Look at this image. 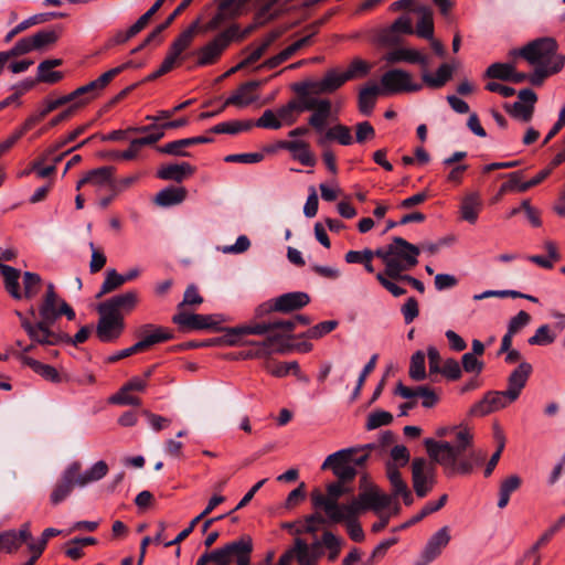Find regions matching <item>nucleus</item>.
I'll return each mask as SVG.
<instances>
[{
	"instance_id": "obj_60",
	"label": "nucleus",
	"mask_w": 565,
	"mask_h": 565,
	"mask_svg": "<svg viewBox=\"0 0 565 565\" xmlns=\"http://www.w3.org/2000/svg\"><path fill=\"white\" fill-rule=\"evenodd\" d=\"M512 66L513 64L511 63H493L487 68L486 76L494 79L509 81Z\"/></svg>"
},
{
	"instance_id": "obj_35",
	"label": "nucleus",
	"mask_w": 565,
	"mask_h": 565,
	"mask_svg": "<svg viewBox=\"0 0 565 565\" xmlns=\"http://www.w3.org/2000/svg\"><path fill=\"white\" fill-rule=\"evenodd\" d=\"M20 360L23 364L30 366L36 374L42 376L44 380L53 383H58L61 381V376L55 367L49 364H44L25 354H22L20 356Z\"/></svg>"
},
{
	"instance_id": "obj_5",
	"label": "nucleus",
	"mask_w": 565,
	"mask_h": 565,
	"mask_svg": "<svg viewBox=\"0 0 565 565\" xmlns=\"http://www.w3.org/2000/svg\"><path fill=\"white\" fill-rule=\"evenodd\" d=\"M372 448H374V445L367 444L361 448H347L338 450L324 459L321 469H331L339 480L350 481L355 477L358 467L363 466L369 457L367 454L356 456V452L359 450Z\"/></svg>"
},
{
	"instance_id": "obj_13",
	"label": "nucleus",
	"mask_w": 565,
	"mask_h": 565,
	"mask_svg": "<svg viewBox=\"0 0 565 565\" xmlns=\"http://www.w3.org/2000/svg\"><path fill=\"white\" fill-rule=\"evenodd\" d=\"M435 467L424 458H415L412 463L413 487L420 498L427 495L435 483Z\"/></svg>"
},
{
	"instance_id": "obj_9",
	"label": "nucleus",
	"mask_w": 565,
	"mask_h": 565,
	"mask_svg": "<svg viewBox=\"0 0 565 565\" xmlns=\"http://www.w3.org/2000/svg\"><path fill=\"white\" fill-rule=\"evenodd\" d=\"M271 333L262 342L254 343L256 350L248 353L250 358H263L279 351L276 345L290 338L291 332L296 329L294 318L288 320H278L270 322Z\"/></svg>"
},
{
	"instance_id": "obj_43",
	"label": "nucleus",
	"mask_w": 565,
	"mask_h": 565,
	"mask_svg": "<svg viewBox=\"0 0 565 565\" xmlns=\"http://www.w3.org/2000/svg\"><path fill=\"white\" fill-rule=\"evenodd\" d=\"M211 139L205 137H192L175 140L159 148V151L167 154L173 156H188V152L183 151L184 147H189L196 143L209 142Z\"/></svg>"
},
{
	"instance_id": "obj_34",
	"label": "nucleus",
	"mask_w": 565,
	"mask_h": 565,
	"mask_svg": "<svg viewBox=\"0 0 565 565\" xmlns=\"http://www.w3.org/2000/svg\"><path fill=\"white\" fill-rule=\"evenodd\" d=\"M108 472V466L105 461L99 460L95 462L89 469L75 477V484L78 487H86L92 482H96L104 478Z\"/></svg>"
},
{
	"instance_id": "obj_29",
	"label": "nucleus",
	"mask_w": 565,
	"mask_h": 565,
	"mask_svg": "<svg viewBox=\"0 0 565 565\" xmlns=\"http://www.w3.org/2000/svg\"><path fill=\"white\" fill-rule=\"evenodd\" d=\"M310 301L308 294L303 291L287 292L276 298L278 312H290L307 306Z\"/></svg>"
},
{
	"instance_id": "obj_39",
	"label": "nucleus",
	"mask_w": 565,
	"mask_h": 565,
	"mask_svg": "<svg viewBox=\"0 0 565 565\" xmlns=\"http://www.w3.org/2000/svg\"><path fill=\"white\" fill-rule=\"evenodd\" d=\"M379 94H382V89L375 83H370L360 90L359 109L362 114L370 115L372 113Z\"/></svg>"
},
{
	"instance_id": "obj_8",
	"label": "nucleus",
	"mask_w": 565,
	"mask_h": 565,
	"mask_svg": "<svg viewBox=\"0 0 565 565\" xmlns=\"http://www.w3.org/2000/svg\"><path fill=\"white\" fill-rule=\"evenodd\" d=\"M247 33L248 30L244 31L242 34H238L237 26H231L224 32L217 34L212 41H210L196 52V64L199 66L214 64L223 51L230 45L233 39H243Z\"/></svg>"
},
{
	"instance_id": "obj_53",
	"label": "nucleus",
	"mask_w": 565,
	"mask_h": 565,
	"mask_svg": "<svg viewBox=\"0 0 565 565\" xmlns=\"http://www.w3.org/2000/svg\"><path fill=\"white\" fill-rule=\"evenodd\" d=\"M42 279L38 274L25 271L23 274L22 298L32 299L40 292Z\"/></svg>"
},
{
	"instance_id": "obj_56",
	"label": "nucleus",
	"mask_w": 565,
	"mask_h": 565,
	"mask_svg": "<svg viewBox=\"0 0 565 565\" xmlns=\"http://www.w3.org/2000/svg\"><path fill=\"white\" fill-rule=\"evenodd\" d=\"M555 339L556 334L551 330L550 326L543 324L529 338L527 342L531 345H548L552 344Z\"/></svg>"
},
{
	"instance_id": "obj_21",
	"label": "nucleus",
	"mask_w": 565,
	"mask_h": 565,
	"mask_svg": "<svg viewBox=\"0 0 565 565\" xmlns=\"http://www.w3.org/2000/svg\"><path fill=\"white\" fill-rule=\"evenodd\" d=\"M17 316L21 320L22 328L26 331L28 335L36 343L44 345H53L58 341V337L50 330L54 323H44L40 320L38 323H31L23 315L17 311Z\"/></svg>"
},
{
	"instance_id": "obj_37",
	"label": "nucleus",
	"mask_w": 565,
	"mask_h": 565,
	"mask_svg": "<svg viewBox=\"0 0 565 565\" xmlns=\"http://www.w3.org/2000/svg\"><path fill=\"white\" fill-rule=\"evenodd\" d=\"M62 65L61 58L45 60L38 66V81L49 84L57 83L62 79L61 72L53 71L54 67Z\"/></svg>"
},
{
	"instance_id": "obj_24",
	"label": "nucleus",
	"mask_w": 565,
	"mask_h": 565,
	"mask_svg": "<svg viewBox=\"0 0 565 565\" xmlns=\"http://www.w3.org/2000/svg\"><path fill=\"white\" fill-rule=\"evenodd\" d=\"M260 86V82L250 81L241 85L224 103V107L233 105L244 108L257 99L255 90Z\"/></svg>"
},
{
	"instance_id": "obj_15",
	"label": "nucleus",
	"mask_w": 565,
	"mask_h": 565,
	"mask_svg": "<svg viewBox=\"0 0 565 565\" xmlns=\"http://www.w3.org/2000/svg\"><path fill=\"white\" fill-rule=\"evenodd\" d=\"M252 544L249 542L239 540L232 542L218 548L217 553H222V558H216L215 565H249V553Z\"/></svg>"
},
{
	"instance_id": "obj_54",
	"label": "nucleus",
	"mask_w": 565,
	"mask_h": 565,
	"mask_svg": "<svg viewBox=\"0 0 565 565\" xmlns=\"http://www.w3.org/2000/svg\"><path fill=\"white\" fill-rule=\"evenodd\" d=\"M372 68V65L361 58H354L347 71L343 72L347 81L362 78L366 76Z\"/></svg>"
},
{
	"instance_id": "obj_55",
	"label": "nucleus",
	"mask_w": 565,
	"mask_h": 565,
	"mask_svg": "<svg viewBox=\"0 0 565 565\" xmlns=\"http://www.w3.org/2000/svg\"><path fill=\"white\" fill-rule=\"evenodd\" d=\"M326 138L335 140L342 146H350L353 142L351 129L344 125H335L331 127L327 131Z\"/></svg>"
},
{
	"instance_id": "obj_57",
	"label": "nucleus",
	"mask_w": 565,
	"mask_h": 565,
	"mask_svg": "<svg viewBox=\"0 0 565 565\" xmlns=\"http://www.w3.org/2000/svg\"><path fill=\"white\" fill-rule=\"evenodd\" d=\"M409 376L415 381H422L426 377L424 352L417 351L412 355Z\"/></svg>"
},
{
	"instance_id": "obj_63",
	"label": "nucleus",
	"mask_w": 565,
	"mask_h": 565,
	"mask_svg": "<svg viewBox=\"0 0 565 565\" xmlns=\"http://www.w3.org/2000/svg\"><path fill=\"white\" fill-rule=\"evenodd\" d=\"M393 420V415L386 411H376L369 415L366 422V428L369 430L376 429L381 426H385L391 424Z\"/></svg>"
},
{
	"instance_id": "obj_27",
	"label": "nucleus",
	"mask_w": 565,
	"mask_h": 565,
	"mask_svg": "<svg viewBox=\"0 0 565 565\" xmlns=\"http://www.w3.org/2000/svg\"><path fill=\"white\" fill-rule=\"evenodd\" d=\"M454 71L455 66L448 63L441 64L435 73H430L428 67H423L422 79L428 87L440 88L451 78Z\"/></svg>"
},
{
	"instance_id": "obj_7",
	"label": "nucleus",
	"mask_w": 565,
	"mask_h": 565,
	"mask_svg": "<svg viewBox=\"0 0 565 565\" xmlns=\"http://www.w3.org/2000/svg\"><path fill=\"white\" fill-rule=\"evenodd\" d=\"M394 498L395 497L391 494L382 492L376 487H370L350 501V507H348L347 510H350L351 513H361L370 509L375 513H381L384 509L393 507L392 513L397 514L401 508L397 502H394Z\"/></svg>"
},
{
	"instance_id": "obj_4",
	"label": "nucleus",
	"mask_w": 565,
	"mask_h": 565,
	"mask_svg": "<svg viewBox=\"0 0 565 565\" xmlns=\"http://www.w3.org/2000/svg\"><path fill=\"white\" fill-rule=\"evenodd\" d=\"M275 3L269 0H223L217 12L204 26L205 31H213L220 28L228 19L239 14L246 9H255L257 11V20L263 23L270 19L274 13L270 11Z\"/></svg>"
},
{
	"instance_id": "obj_10",
	"label": "nucleus",
	"mask_w": 565,
	"mask_h": 565,
	"mask_svg": "<svg viewBox=\"0 0 565 565\" xmlns=\"http://www.w3.org/2000/svg\"><path fill=\"white\" fill-rule=\"evenodd\" d=\"M423 85L414 81L412 74L402 68H393L381 77L382 94L413 93L420 90Z\"/></svg>"
},
{
	"instance_id": "obj_62",
	"label": "nucleus",
	"mask_w": 565,
	"mask_h": 565,
	"mask_svg": "<svg viewBox=\"0 0 565 565\" xmlns=\"http://www.w3.org/2000/svg\"><path fill=\"white\" fill-rule=\"evenodd\" d=\"M360 513H353L352 515L344 516L340 522L347 523V530L350 537L355 542H361L364 539V532L361 524L358 522L356 516Z\"/></svg>"
},
{
	"instance_id": "obj_20",
	"label": "nucleus",
	"mask_w": 565,
	"mask_h": 565,
	"mask_svg": "<svg viewBox=\"0 0 565 565\" xmlns=\"http://www.w3.org/2000/svg\"><path fill=\"white\" fill-rule=\"evenodd\" d=\"M99 320L97 323V337L103 342H111L117 339L124 330V317L113 316L103 310H97Z\"/></svg>"
},
{
	"instance_id": "obj_23",
	"label": "nucleus",
	"mask_w": 565,
	"mask_h": 565,
	"mask_svg": "<svg viewBox=\"0 0 565 565\" xmlns=\"http://www.w3.org/2000/svg\"><path fill=\"white\" fill-rule=\"evenodd\" d=\"M81 465L78 462H73L64 470L61 480L55 486L50 497L53 504H58L68 497L73 487L76 486L75 477Z\"/></svg>"
},
{
	"instance_id": "obj_58",
	"label": "nucleus",
	"mask_w": 565,
	"mask_h": 565,
	"mask_svg": "<svg viewBox=\"0 0 565 565\" xmlns=\"http://www.w3.org/2000/svg\"><path fill=\"white\" fill-rule=\"evenodd\" d=\"M386 475L390 480L393 490V497H398L401 491H405L407 487L406 482L403 480L401 472L396 465L387 463L386 465Z\"/></svg>"
},
{
	"instance_id": "obj_44",
	"label": "nucleus",
	"mask_w": 565,
	"mask_h": 565,
	"mask_svg": "<svg viewBox=\"0 0 565 565\" xmlns=\"http://www.w3.org/2000/svg\"><path fill=\"white\" fill-rule=\"evenodd\" d=\"M331 115V103L328 99H321L313 108V114L309 118V124L317 130L322 131L327 120Z\"/></svg>"
},
{
	"instance_id": "obj_38",
	"label": "nucleus",
	"mask_w": 565,
	"mask_h": 565,
	"mask_svg": "<svg viewBox=\"0 0 565 565\" xmlns=\"http://www.w3.org/2000/svg\"><path fill=\"white\" fill-rule=\"evenodd\" d=\"M307 42H308V38H302V39L294 42L292 44H290L289 46L284 49L278 54L271 56L270 58H267L259 67L271 70V68L279 66L285 61L290 58L303 45H306Z\"/></svg>"
},
{
	"instance_id": "obj_47",
	"label": "nucleus",
	"mask_w": 565,
	"mask_h": 565,
	"mask_svg": "<svg viewBox=\"0 0 565 565\" xmlns=\"http://www.w3.org/2000/svg\"><path fill=\"white\" fill-rule=\"evenodd\" d=\"M199 21L193 22L186 30H184L171 44L170 50L174 55L181 56L182 53L190 46L193 41L194 34L198 30Z\"/></svg>"
},
{
	"instance_id": "obj_11",
	"label": "nucleus",
	"mask_w": 565,
	"mask_h": 565,
	"mask_svg": "<svg viewBox=\"0 0 565 565\" xmlns=\"http://www.w3.org/2000/svg\"><path fill=\"white\" fill-rule=\"evenodd\" d=\"M518 398L512 395L508 390L505 391H490L484 394L482 399L477 402L470 408V415L482 417L488 414L507 408Z\"/></svg>"
},
{
	"instance_id": "obj_2",
	"label": "nucleus",
	"mask_w": 565,
	"mask_h": 565,
	"mask_svg": "<svg viewBox=\"0 0 565 565\" xmlns=\"http://www.w3.org/2000/svg\"><path fill=\"white\" fill-rule=\"evenodd\" d=\"M419 254L418 246L396 236L388 245L377 248L376 257L384 263L385 275L396 279L403 271H407L418 264Z\"/></svg>"
},
{
	"instance_id": "obj_17",
	"label": "nucleus",
	"mask_w": 565,
	"mask_h": 565,
	"mask_svg": "<svg viewBox=\"0 0 565 565\" xmlns=\"http://www.w3.org/2000/svg\"><path fill=\"white\" fill-rule=\"evenodd\" d=\"M139 295L136 290L118 294L100 302L97 310H103L113 316H122V312L131 311L138 303Z\"/></svg>"
},
{
	"instance_id": "obj_64",
	"label": "nucleus",
	"mask_w": 565,
	"mask_h": 565,
	"mask_svg": "<svg viewBox=\"0 0 565 565\" xmlns=\"http://www.w3.org/2000/svg\"><path fill=\"white\" fill-rule=\"evenodd\" d=\"M337 326L338 322L335 320L323 321L307 330L303 337L309 339H319L333 331Z\"/></svg>"
},
{
	"instance_id": "obj_30",
	"label": "nucleus",
	"mask_w": 565,
	"mask_h": 565,
	"mask_svg": "<svg viewBox=\"0 0 565 565\" xmlns=\"http://www.w3.org/2000/svg\"><path fill=\"white\" fill-rule=\"evenodd\" d=\"M141 340L136 344L140 345V351L171 339V332L168 329L161 327H154L152 324H146L141 330Z\"/></svg>"
},
{
	"instance_id": "obj_42",
	"label": "nucleus",
	"mask_w": 565,
	"mask_h": 565,
	"mask_svg": "<svg viewBox=\"0 0 565 565\" xmlns=\"http://www.w3.org/2000/svg\"><path fill=\"white\" fill-rule=\"evenodd\" d=\"M402 39L392 24L376 29L373 35V42L383 47L396 46Z\"/></svg>"
},
{
	"instance_id": "obj_22",
	"label": "nucleus",
	"mask_w": 565,
	"mask_h": 565,
	"mask_svg": "<svg viewBox=\"0 0 565 565\" xmlns=\"http://www.w3.org/2000/svg\"><path fill=\"white\" fill-rule=\"evenodd\" d=\"M173 322L182 329L203 330L215 328L220 323V320L217 316L214 315L179 312L173 317Z\"/></svg>"
},
{
	"instance_id": "obj_59",
	"label": "nucleus",
	"mask_w": 565,
	"mask_h": 565,
	"mask_svg": "<svg viewBox=\"0 0 565 565\" xmlns=\"http://www.w3.org/2000/svg\"><path fill=\"white\" fill-rule=\"evenodd\" d=\"M266 370L276 377H284L289 373L297 374L299 372V365L295 361L286 363H267Z\"/></svg>"
},
{
	"instance_id": "obj_36",
	"label": "nucleus",
	"mask_w": 565,
	"mask_h": 565,
	"mask_svg": "<svg viewBox=\"0 0 565 565\" xmlns=\"http://www.w3.org/2000/svg\"><path fill=\"white\" fill-rule=\"evenodd\" d=\"M481 207V199L477 192L467 194L460 205L461 217L475 224L478 220V214Z\"/></svg>"
},
{
	"instance_id": "obj_12",
	"label": "nucleus",
	"mask_w": 565,
	"mask_h": 565,
	"mask_svg": "<svg viewBox=\"0 0 565 565\" xmlns=\"http://www.w3.org/2000/svg\"><path fill=\"white\" fill-rule=\"evenodd\" d=\"M451 540L450 530L448 526H443L437 530L427 540L424 548L414 562V565H428L437 559L443 551L448 546Z\"/></svg>"
},
{
	"instance_id": "obj_28",
	"label": "nucleus",
	"mask_w": 565,
	"mask_h": 565,
	"mask_svg": "<svg viewBox=\"0 0 565 565\" xmlns=\"http://www.w3.org/2000/svg\"><path fill=\"white\" fill-rule=\"evenodd\" d=\"M531 373L532 365L525 361L520 362L519 366L509 376L507 390L519 398Z\"/></svg>"
},
{
	"instance_id": "obj_25",
	"label": "nucleus",
	"mask_w": 565,
	"mask_h": 565,
	"mask_svg": "<svg viewBox=\"0 0 565 565\" xmlns=\"http://www.w3.org/2000/svg\"><path fill=\"white\" fill-rule=\"evenodd\" d=\"M195 172V168L189 162L173 163L162 166L157 171V177L161 180L182 182Z\"/></svg>"
},
{
	"instance_id": "obj_33",
	"label": "nucleus",
	"mask_w": 565,
	"mask_h": 565,
	"mask_svg": "<svg viewBox=\"0 0 565 565\" xmlns=\"http://www.w3.org/2000/svg\"><path fill=\"white\" fill-rule=\"evenodd\" d=\"M284 148L290 151L292 158L301 164L313 167L316 159L309 149L308 143L301 140L288 141L284 143Z\"/></svg>"
},
{
	"instance_id": "obj_46",
	"label": "nucleus",
	"mask_w": 565,
	"mask_h": 565,
	"mask_svg": "<svg viewBox=\"0 0 565 565\" xmlns=\"http://www.w3.org/2000/svg\"><path fill=\"white\" fill-rule=\"evenodd\" d=\"M295 92L298 94V98L291 100L298 114L307 110H313V108L320 103L322 98L311 95L300 85L294 86Z\"/></svg>"
},
{
	"instance_id": "obj_49",
	"label": "nucleus",
	"mask_w": 565,
	"mask_h": 565,
	"mask_svg": "<svg viewBox=\"0 0 565 565\" xmlns=\"http://www.w3.org/2000/svg\"><path fill=\"white\" fill-rule=\"evenodd\" d=\"M322 543H323V547H326V550L328 551L327 556L330 562H333L337 559V557L339 556V554L342 550V546L344 545L343 539L334 535L330 531H326L322 534Z\"/></svg>"
},
{
	"instance_id": "obj_14",
	"label": "nucleus",
	"mask_w": 565,
	"mask_h": 565,
	"mask_svg": "<svg viewBox=\"0 0 565 565\" xmlns=\"http://www.w3.org/2000/svg\"><path fill=\"white\" fill-rule=\"evenodd\" d=\"M115 168L104 166L87 171L76 183V190L84 186L92 188L95 193L111 189L114 185Z\"/></svg>"
},
{
	"instance_id": "obj_48",
	"label": "nucleus",
	"mask_w": 565,
	"mask_h": 565,
	"mask_svg": "<svg viewBox=\"0 0 565 565\" xmlns=\"http://www.w3.org/2000/svg\"><path fill=\"white\" fill-rule=\"evenodd\" d=\"M122 285H125V279L121 277V274L117 273V270L114 268L107 269L105 273V279L96 297L100 298L104 295L110 294L120 288Z\"/></svg>"
},
{
	"instance_id": "obj_19",
	"label": "nucleus",
	"mask_w": 565,
	"mask_h": 565,
	"mask_svg": "<svg viewBox=\"0 0 565 565\" xmlns=\"http://www.w3.org/2000/svg\"><path fill=\"white\" fill-rule=\"evenodd\" d=\"M382 60L388 64H396L401 62L419 64L422 68L428 67L429 65V58L426 54L417 49L406 46H394L383 55Z\"/></svg>"
},
{
	"instance_id": "obj_41",
	"label": "nucleus",
	"mask_w": 565,
	"mask_h": 565,
	"mask_svg": "<svg viewBox=\"0 0 565 565\" xmlns=\"http://www.w3.org/2000/svg\"><path fill=\"white\" fill-rule=\"evenodd\" d=\"M521 483L522 480L518 475H510L502 480L499 487V509H504L509 504L511 494L520 488Z\"/></svg>"
},
{
	"instance_id": "obj_16",
	"label": "nucleus",
	"mask_w": 565,
	"mask_h": 565,
	"mask_svg": "<svg viewBox=\"0 0 565 565\" xmlns=\"http://www.w3.org/2000/svg\"><path fill=\"white\" fill-rule=\"evenodd\" d=\"M39 313L44 323H54L61 315H65L68 320L75 318L74 310L64 300L53 298L52 295L44 296Z\"/></svg>"
},
{
	"instance_id": "obj_52",
	"label": "nucleus",
	"mask_w": 565,
	"mask_h": 565,
	"mask_svg": "<svg viewBox=\"0 0 565 565\" xmlns=\"http://www.w3.org/2000/svg\"><path fill=\"white\" fill-rule=\"evenodd\" d=\"M278 32H270L265 35L259 44L250 51V53L246 56V62L255 63L258 61L273 45V43L278 39Z\"/></svg>"
},
{
	"instance_id": "obj_18",
	"label": "nucleus",
	"mask_w": 565,
	"mask_h": 565,
	"mask_svg": "<svg viewBox=\"0 0 565 565\" xmlns=\"http://www.w3.org/2000/svg\"><path fill=\"white\" fill-rule=\"evenodd\" d=\"M519 100L513 104H505L504 109L514 118L527 122L531 120L534 111V105L537 100L536 94L530 89H521L518 94Z\"/></svg>"
},
{
	"instance_id": "obj_61",
	"label": "nucleus",
	"mask_w": 565,
	"mask_h": 565,
	"mask_svg": "<svg viewBox=\"0 0 565 565\" xmlns=\"http://www.w3.org/2000/svg\"><path fill=\"white\" fill-rule=\"evenodd\" d=\"M33 45L32 36H25L20 39L10 51L0 52V54H4L8 62L12 56L23 55L35 51Z\"/></svg>"
},
{
	"instance_id": "obj_45",
	"label": "nucleus",
	"mask_w": 565,
	"mask_h": 565,
	"mask_svg": "<svg viewBox=\"0 0 565 565\" xmlns=\"http://www.w3.org/2000/svg\"><path fill=\"white\" fill-rule=\"evenodd\" d=\"M61 17L58 13H39L21 21L4 38L6 42H10L17 34L23 32L32 25L44 23L51 18Z\"/></svg>"
},
{
	"instance_id": "obj_40",
	"label": "nucleus",
	"mask_w": 565,
	"mask_h": 565,
	"mask_svg": "<svg viewBox=\"0 0 565 565\" xmlns=\"http://www.w3.org/2000/svg\"><path fill=\"white\" fill-rule=\"evenodd\" d=\"M0 270L1 275L4 280V286L7 291L14 298V299H22V292L19 288V278H20V270L3 265L0 263Z\"/></svg>"
},
{
	"instance_id": "obj_31",
	"label": "nucleus",
	"mask_w": 565,
	"mask_h": 565,
	"mask_svg": "<svg viewBox=\"0 0 565 565\" xmlns=\"http://www.w3.org/2000/svg\"><path fill=\"white\" fill-rule=\"evenodd\" d=\"M418 14L414 33L422 39H430L434 35V14L433 10L426 6H419L415 9Z\"/></svg>"
},
{
	"instance_id": "obj_51",
	"label": "nucleus",
	"mask_w": 565,
	"mask_h": 565,
	"mask_svg": "<svg viewBox=\"0 0 565 565\" xmlns=\"http://www.w3.org/2000/svg\"><path fill=\"white\" fill-rule=\"evenodd\" d=\"M61 32L57 30H42L31 35L35 51H42L53 45L60 38Z\"/></svg>"
},
{
	"instance_id": "obj_3",
	"label": "nucleus",
	"mask_w": 565,
	"mask_h": 565,
	"mask_svg": "<svg viewBox=\"0 0 565 565\" xmlns=\"http://www.w3.org/2000/svg\"><path fill=\"white\" fill-rule=\"evenodd\" d=\"M511 56H521L531 65L551 67V71H562L565 66V55L558 53V43L552 36L535 39L519 50H513Z\"/></svg>"
},
{
	"instance_id": "obj_50",
	"label": "nucleus",
	"mask_w": 565,
	"mask_h": 565,
	"mask_svg": "<svg viewBox=\"0 0 565 565\" xmlns=\"http://www.w3.org/2000/svg\"><path fill=\"white\" fill-rule=\"evenodd\" d=\"M253 127V122L250 121H238V120H231V121H223L220 122L211 128V131L213 134H230V135H236L241 131L248 130Z\"/></svg>"
},
{
	"instance_id": "obj_1",
	"label": "nucleus",
	"mask_w": 565,
	"mask_h": 565,
	"mask_svg": "<svg viewBox=\"0 0 565 565\" xmlns=\"http://www.w3.org/2000/svg\"><path fill=\"white\" fill-rule=\"evenodd\" d=\"M472 435L469 429L463 428L456 433L455 444L448 441H436L431 438L425 439L429 457L444 468L446 476L469 475L473 470V462H481L484 454L472 452L470 458H462L461 455L469 447Z\"/></svg>"
},
{
	"instance_id": "obj_32",
	"label": "nucleus",
	"mask_w": 565,
	"mask_h": 565,
	"mask_svg": "<svg viewBox=\"0 0 565 565\" xmlns=\"http://www.w3.org/2000/svg\"><path fill=\"white\" fill-rule=\"evenodd\" d=\"M186 193L183 186H167L156 194L154 203L162 207L178 205L185 200Z\"/></svg>"
},
{
	"instance_id": "obj_6",
	"label": "nucleus",
	"mask_w": 565,
	"mask_h": 565,
	"mask_svg": "<svg viewBox=\"0 0 565 565\" xmlns=\"http://www.w3.org/2000/svg\"><path fill=\"white\" fill-rule=\"evenodd\" d=\"M347 481L339 480L338 482L330 483L327 487V494H323L319 490H315L311 493V501L315 508L323 509L328 519L333 523H339L344 516L352 515L350 510V502L345 504H339L338 500L343 494L350 492V489L345 486Z\"/></svg>"
},
{
	"instance_id": "obj_26",
	"label": "nucleus",
	"mask_w": 565,
	"mask_h": 565,
	"mask_svg": "<svg viewBox=\"0 0 565 565\" xmlns=\"http://www.w3.org/2000/svg\"><path fill=\"white\" fill-rule=\"evenodd\" d=\"M284 554H290V563L296 558L298 565H318L320 558V556L309 547V544L301 539H296L294 546Z\"/></svg>"
}]
</instances>
